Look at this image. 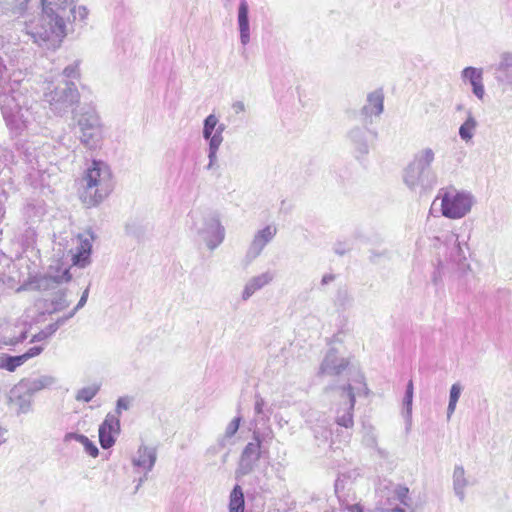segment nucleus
I'll list each match as a JSON object with an SVG mask.
<instances>
[{
    "label": "nucleus",
    "mask_w": 512,
    "mask_h": 512,
    "mask_svg": "<svg viewBox=\"0 0 512 512\" xmlns=\"http://www.w3.org/2000/svg\"><path fill=\"white\" fill-rule=\"evenodd\" d=\"M21 74L11 73L0 57V109L7 127L17 136L37 133L45 120L44 107L19 78Z\"/></svg>",
    "instance_id": "nucleus-1"
},
{
    "label": "nucleus",
    "mask_w": 512,
    "mask_h": 512,
    "mask_svg": "<svg viewBox=\"0 0 512 512\" xmlns=\"http://www.w3.org/2000/svg\"><path fill=\"white\" fill-rule=\"evenodd\" d=\"M114 182L109 165L102 160H92L81 179L79 197L90 208L102 203L113 191Z\"/></svg>",
    "instance_id": "nucleus-2"
},
{
    "label": "nucleus",
    "mask_w": 512,
    "mask_h": 512,
    "mask_svg": "<svg viewBox=\"0 0 512 512\" xmlns=\"http://www.w3.org/2000/svg\"><path fill=\"white\" fill-rule=\"evenodd\" d=\"M80 132V142L88 149H96L103 138V125L95 107L84 105L73 116Z\"/></svg>",
    "instance_id": "nucleus-3"
},
{
    "label": "nucleus",
    "mask_w": 512,
    "mask_h": 512,
    "mask_svg": "<svg viewBox=\"0 0 512 512\" xmlns=\"http://www.w3.org/2000/svg\"><path fill=\"white\" fill-rule=\"evenodd\" d=\"M25 31L38 46L53 50L66 36V29L61 24L46 20L43 14L36 21L26 23Z\"/></svg>",
    "instance_id": "nucleus-4"
},
{
    "label": "nucleus",
    "mask_w": 512,
    "mask_h": 512,
    "mask_svg": "<svg viewBox=\"0 0 512 512\" xmlns=\"http://www.w3.org/2000/svg\"><path fill=\"white\" fill-rule=\"evenodd\" d=\"M80 94L73 81L63 80L53 89L44 93V99L50 110L58 116L66 114L78 101Z\"/></svg>",
    "instance_id": "nucleus-5"
},
{
    "label": "nucleus",
    "mask_w": 512,
    "mask_h": 512,
    "mask_svg": "<svg viewBox=\"0 0 512 512\" xmlns=\"http://www.w3.org/2000/svg\"><path fill=\"white\" fill-rule=\"evenodd\" d=\"M194 229L211 251L220 246L225 239V228L217 211L203 213L200 219L194 222Z\"/></svg>",
    "instance_id": "nucleus-6"
},
{
    "label": "nucleus",
    "mask_w": 512,
    "mask_h": 512,
    "mask_svg": "<svg viewBox=\"0 0 512 512\" xmlns=\"http://www.w3.org/2000/svg\"><path fill=\"white\" fill-rule=\"evenodd\" d=\"M475 202L471 192L465 190H450L441 197V213L448 219H461L472 209Z\"/></svg>",
    "instance_id": "nucleus-7"
},
{
    "label": "nucleus",
    "mask_w": 512,
    "mask_h": 512,
    "mask_svg": "<svg viewBox=\"0 0 512 512\" xmlns=\"http://www.w3.org/2000/svg\"><path fill=\"white\" fill-rule=\"evenodd\" d=\"M261 446L262 440L259 432L253 431V441L247 443L241 453L238 468L235 472L236 478L248 475L254 470L261 458Z\"/></svg>",
    "instance_id": "nucleus-8"
},
{
    "label": "nucleus",
    "mask_w": 512,
    "mask_h": 512,
    "mask_svg": "<svg viewBox=\"0 0 512 512\" xmlns=\"http://www.w3.org/2000/svg\"><path fill=\"white\" fill-rule=\"evenodd\" d=\"M404 183L411 189H431L436 184V176L432 170L410 162L404 170Z\"/></svg>",
    "instance_id": "nucleus-9"
},
{
    "label": "nucleus",
    "mask_w": 512,
    "mask_h": 512,
    "mask_svg": "<svg viewBox=\"0 0 512 512\" xmlns=\"http://www.w3.org/2000/svg\"><path fill=\"white\" fill-rule=\"evenodd\" d=\"M277 231L275 225L269 224L254 234L245 254V259L248 263H251L261 255L264 248L275 238Z\"/></svg>",
    "instance_id": "nucleus-10"
},
{
    "label": "nucleus",
    "mask_w": 512,
    "mask_h": 512,
    "mask_svg": "<svg viewBox=\"0 0 512 512\" xmlns=\"http://www.w3.org/2000/svg\"><path fill=\"white\" fill-rule=\"evenodd\" d=\"M356 157L363 158L369 153V143L377 137V133L366 127H354L347 134Z\"/></svg>",
    "instance_id": "nucleus-11"
},
{
    "label": "nucleus",
    "mask_w": 512,
    "mask_h": 512,
    "mask_svg": "<svg viewBox=\"0 0 512 512\" xmlns=\"http://www.w3.org/2000/svg\"><path fill=\"white\" fill-rule=\"evenodd\" d=\"M45 19L61 24L66 29V20H69V7L72 0H41Z\"/></svg>",
    "instance_id": "nucleus-12"
},
{
    "label": "nucleus",
    "mask_w": 512,
    "mask_h": 512,
    "mask_svg": "<svg viewBox=\"0 0 512 512\" xmlns=\"http://www.w3.org/2000/svg\"><path fill=\"white\" fill-rule=\"evenodd\" d=\"M71 280L69 268L50 266L46 274L38 277L35 281L36 287L39 290H52L62 283H67Z\"/></svg>",
    "instance_id": "nucleus-13"
},
{
    "label": "nucleus",
    "mask_w": 512,
    "mask_h": 512,
    "mask_svg": "<svg viewBox=\"0 0 512 512\" xmlns=\"http://www.w3.org/2000/svg\"><path fill=\"white\" fill-rule=\"evenodd\" d=\"M99 443L103 449L111 448L115 442V435L120 433V419L109 412L99 426Z\"/></svg>",
    "instance_id": "nucleus-14"
},
{
    "label": "nucleus",
    "mask_w": 512,
    "mask_h": 512,
    "mask_svg": "<svg viewBox=\"0 0 512 512\" xmlns=\"http://www.w3.org/2000/svg\"><path fill=\"white\" fill-rule=\"evenodd\" d=\"M276 277V272L273 270H266L258 275L252 276L245 283L241 299L243 301L249 300L256 292L271 284Z\"/></svg>",
    "instance_id": "nucleus-15"
},
{
    "label": "nucleus",
    "mask_w": 512,
    "mask_h": 512,
    "mask_svg": "<svg viewBox=\"0 0 512 512\" xmlns=\"http://www.w3.org/2000/svg\"><path fill=\"white\" fill-rule=\"evenodd\" d=\"M349 365V361L344 357H338L336 349H330L320 366L319 374L321 375H341Z\"/></svg>",
    "instance_id": "nucleus-16"
},
{
    "label": "nucleus",
    "mask_w": 512,
    "mask_h": 512,
    "mask_svg": "<svg viewBox=\"0 0 512 512\" xmlns=\"http://www.w3.org/2000/svg\"><path fill=\"white\" fill-rule=\"evenodd\" d=\"M225 128L223 123H219L215 114H209L203 121V138L208 141V143L221 146L224 139L223 132Z\"/></svg>",
    "instance_id": "nucleus-17"
},
{
    "label": "nucleus",
    "mask_w": 512,
    "mask_h": 512,
    "mask_svg": "<svg viewBox=\"0 0 512 512\" xmlns=\"http://www.w3.org/2000/svg\"><path fill=\"white\" fill-rule=\"evenodd\" d=\"M78 239L79 245L73 256V263L78 267L84 268L90 263L92 241L95 239V235L92 231L88 230L84 234H80Z\"/></svg>",
    "instance_id": "nucleus-18"
},
{
    "label": "nucleus",
    "mask_w": 512,
    "mask_h": 512,
    "mask_svg": "<svg viewBox=\"0 0 512 512\" xmlns=\"http://www.w3.org/2000/svg\"><path fill=\"white\" fill-rule=\"evenodd\" d=\"M343 395L348 401L345 403L342 414L341 410L337 412L336 423L341 427L351 428L354 424L353 409L355 405V393L351 384L343 387Z\"/></svg>",
    "instance_id": "nucleus-19"
},
{
    "label": "nucleus",
    "mask_w": 512,
    "mask_h": 512,
    "mask_svg": "<svg viewBox=\"0 0 512 512\" xmlns=\"http://www.w3.org/2000/svg\"><path fill=\"white\" fill-rule=\"evenodd\" d=\"M57 379L52 375H40L38 377H29L21 379L19 383V389H25L26 392L32 396L44 389H49L55 385Z\"/></svg>",
    "instance_id": "nucleus-20"
},
{
    "label": "nucleus",
    "mask_w": 512,
    "mask_h": 512,
    "mask_svg": "<svg viewBox=\"0 0 512 512\" xmlns=\"http://www.w3.org/2000/svg\"><path fill=\"white\" fill-rule=\"evenodd\" d=\"M463 81L469 82L473 94L480 100L484 98L485 88L483 84V69L476 67H466L461 72Z\"/></svg>",
    "instance_id": "nucleus-21"
},
{
    "label": "nucleus",
    "mask_w": 512,
    "mask_h": 512,
    "mask_svg": "<svg viewBox=\"0 0 512 512\" xmlns=\"http://www.w3.org/2000/svg\"><path fill=\"white\" fill-rule=\"evenodd\" d=\"M237 24L240 42L243 46H246L250 42L249 5L246 0H241L239 3Z\"/></svg>",
    "instance_id": "nucleus-22"
},
{
    "label": "nucleus",
    "mask_w": 512,
    "mask_h": 512,
    "mask_svg": "<svg viewBox=\"0 0 512 512\" xmlns=\"http://www.w3.org/2000/svg\"><path fill=\"white\" fill-rule=\"evenodd\" d=\"M19 383H17L11 390L9 400L11 403L17 406L18 414H27L32 410V395L26 392L25 389H19Z\"/></svg>",
    "instance_id": "nucleus-23"
},
{
    "label": "nucleus",
    "mask_w": 512,
    "mask_h": 512,
    "mask_svg": "<svg viewBox=\"0 0 512 512\" xmlns=\"http://www.w3.org/2000/svg\"><path fill=\"white\" fill-rule=\"evenodd\" d=\"M157 453L156 449L141 445L137 451V456L133 458L132 463L135 467H140L149 473L156 462Z\"/></svg>",
    "instance_id": "nucleus-24"
},
{
    "label": "nucleus",
    "mask_w": 512,
    "mask_h": 512,
    "mask_svg": "<svg viewBox=\"0 0 512 512\" xmlns=\"http://www.w3.org/2000/svg\"><path fill=\"white\" fill-rule=\"evenodd\" d=\"M495 71L498 82L512 85V52H503L500 55Z\"/></svg>",
    "instance_id": "nucleus-25"
},
{
    "label": "nucleus",
    "mask_w": 512,
    "mask_h": 512,
    "mask_svg": "<svg viewBox=\"0 0 512 512\" xmlns=\"http://www.w3.org/2000/svg\"><path fill=\"white\" fill-rule=\"evenodd\" d=\"M384 109V93L382 89L374 90L367 96V103L363 106L362 112L366 116H379Z\"/></svg>",
    "instance_id": "nucleus-26"
},
{
    "label": "nucleus",
    "mask_w": 512,
    "mask_h": 512,
    "mask_svg": "<svg viewBox=\"0 0 512 512\" xmlns=\"http://www.w3.org/2000/svg\"><path fill=\"white\" fill-rule=\"evenodd\" d=\"M45 309L43 313L53 314L56 312L63 311L69 307L70 302L66 297V290L59 289L51 298V300H44Z\"/></svg>",
    "instance_id": "nucleus-27"
},
{
    "label": "nucleus",
    "mask_w": 512,
    "mask_h": 512,
    "mask_svg": "<svg viewBox=\"0 0 512 512\" xmlns=\"http://www.w3.org/2000/svg\"><path fill=\"white\" fill-rule=\"evenodd\" d=\"M468 485L469 482L465 476L464 467L456 465L453 471V490L461 502L465 500V489Z\"/></svg>",
    "instance_id": "nucleus-28"
},
{
    "label": "nucleus",
    "mask_w": 512,
    "mask_h": 512,
    "mask_svg": "<svg viewBox=\"0 0 512 512\" xmlns=\"http://www.w3.org/2000/svg\"><path fill=\"white\" fill-rule=\"evenodd\" d=\"M314 438L318 446L325 444L331 437L330 422L326 417L317 419V423L311 426Z\"/></svg>",
    "instance_id": "nucleus-29"
},
{
    "label": "nucleus",
    "mask_w": 512,
    "mask_h": 512,
    "mask_svg": "<svg viewBox=\"0 0 512 512\" xmlns=\"http://www.w3.org/2000/svg\"><path fill=\"white\" fill-rule=\"evenodd\" d=\"M17 152L19 153V156H21L23 160L31 166L32 169L36 168V165H38L39 162V154L36 147L32 143L28 141L24 143H18Z\"/></svg>",
    "instance_id": "nucleus-30"
},
{
    "label": "nucleus",
    "mask_w": 512,
    "mask_h": 512,
    "mask_svg": "<svg viewBox=\"0 0 512 512\" xmlns=\"http://www.w3.org/2000/svg\"><path fill=\"white\" fill-rule=\"evenodd\" d=\"M229 512H244L245 499L240 485L236 484L229 496Z\"/></svg>",
    "instance_id": "nucleus-31"
},
{
    "label": "nucleus",
    "mask_w": 512,
    "mask_h": 512,
    "mask_svg": "<svg viewBox=\"0 0 512 512\" xmlns=\"http://www.w3.org/2000/svg\"><path fill=\"white\" fill-rule=\"evenodd\" d=\"M435 160V152L430 147L422 148L417 151L411 162L415 163L418 166L424 167L428 170H432L431 165Z\"/></svg>",
    "instance_id": "nucleus-32"
},
{
    "label": "nucleus",
    "mask_w": 512,
    "mask_h": 512,
    "mask_svg": "<svg viewBox=\"0 0 512 512\" xmlns=\"http://www.w3.org/2000/svg\"><path fill=\"white\" fill-rule=\"evenodd\" d=\"M66 439H74L80 444L83 445L85 452L92 456L97 457L99 454V450L97 446L85 435L78 433H68L65 436Z\"/></svg>",
    "instance_id": "nucleus-33"
},
{
    "label": "nucleus",
    "mask_w": 512,
    "mask_h": 512,
    "mask_svg": "<svg viewBox=\"0 0 512 512\" xmlns=\"http://www.w3.org/2000/svg\"><path fill=\"white\" fill-rule=\"evenodd\" d=\"M101 385L93 383L89 386L82 387L75 394V400L78 402H90L100 391Z\"/></svg>",
    "instance_id": "nucleus-34"
},
{
    "label": "nucleus",
    "mask_w": 512,
    "mask_h": 512,
    "mask_svg": "<svg viewBox=\"0 0 512 512\" xmlns=\"http://www.w3.org/2000/svg\"><path fill=\"white\" fill-rule=\"evenodd\" d=\"M241 420V415H237L227 425L224 435L218 440V445L220 448H224L228 444V441L236 434L239 429Z\"/></svg>",
    "instance_id": "nucleus-35"
},
{
    "label": "nucleus",
    "mask_w": 512,
    "mask_h": 512,
    "mask_svg": "<svg viewBox=\"0 0 512 512\" xmlns=\"http://www.w3.org/2000/svg\"><path fill=\"white\" fill-rule=\"evenodd\" d=\"M462 390H463V387L459 382L454 383L450 388L449 402H448V407H447V419L448 420L451 418V416L455 412L456 405L460 398Z\"/></svg>",
    "instance_id": "nucleus-36"
},
{
    "label": "nucleus",
    "mask_w": 512,
    "mask_h": 512,
    "mask_svg": "<svg viewBox=\"0 0 512 512\" xmlns=\"http://www.w3.org/2000/svg\"><path fill=\"white\" fill-rule=\"evenodd\" d=\"M26 361L21 355H3L0 358V368L6 369L9 372L15 371L18 367L23 365Z\"/></svg>",
    "instance_id": "nucleus-37"
},
{
    "label": "nucleus",
    "mask_w": 512,
    "mask_h": 512,
    "mask_svg": "<svg viewBox=\"0 0 512 512\" xmlns=\"http://www.w3.org/2000/svg\"><path fill=\"white\" fill-rule=\"evenodd\" d=\"M477 122L472 114L469 112L467 119L459 128V136L462 140L468 142L472 139L474 130L476 129Z\"/></svg>",
    "instance_id": "nucleus-38"
},
{
    "label": "nucleus",
    "mask_w": 512,
    "mask_h": 512,
    "mask_svg": "<svg viewBox=\"0 0 512 512\" xmlns=\"http://www.w3.org/2000/svg\"><path fill=\"white\" fill-rule=\"evenodd\" d=\"M413 395H414L413 381L409 380L406 385L405 395L403 398V411H404V416L407 421L411 420Z\"/></svg>",
    "instance_id": "nucleus-39"
},
{
    "label": "nucleus",
    "mask_w": 512,
    "mask_h": 512,
    "mask_svg": "<svg viewBox=\"0 0 512 512\" xmlns=\"http://www.w3.org/2000/svg\"><path fill=\"white\" fill-rule=\"evenodd\" d=\"M392 499L399 501L403 506L407 508L412 507V499L409 496V488L404 485H395L393 488Z\"/></svg>",
    "instance_id": "nucleus-40"
},
{
    "label": "nucleus",
    "mask_w": 512,
    "mask_h": 512,
    "mask_svg": "<svg viewBox=\"0 0 512 512\" xmlns=\"http://www.w3.org/2000/svg\"><path fill=\"white\" fill-rule=\"evenodd\" d=\"M305 512H334V510L325 498H317L307 503Z\"/></svg>",
    "instance_id": "nucleus-41"
},
{
    "label": "nucleus",
    "mask_w": 512,
    "mask_h": 512,
    "mask_svg": "<svg viewBox=\"0 0 512 512\" xmlns=\"http://www.w3.org/2000/svg\"><path fill=\"white\" fill-rule=\"evenodd\" d=\"M364 433L362 438V443L367 447L371 449L377 448V435L375 433V430L371 426H364L363 427Z\"/></svg>",
    "instance_id": "nucleus-42"
},
{
    "label": "nucleus",
    "mask_w": 512,
    "mask_h": 512,
    "mask_svg": "<svg viewBox=\"0 0 512 512\" xmlns=\"http://www.w3.org/2000/svg\"><path fill=\"white\" fill-rule=\"evenodd\" d=\"M69 11V20H66V23L70 22L71 20L84 21L88 15V10L85 6L76 7L75 5H73V3L70 5Z\"/></svg>",
    "instance_id": "nucleus-43"
},
{
    "label": "nucleus",
    "mask_w": 512,
    "mask_h": 512,
    "mask_svg": "<svg viewBox=\"0 0 512 512\" xmlns=\"http://www.w3.org/2000/svg\"><path fill=\"white\" fill-rule=\"evenodd\" d=\"M335 304L342 310L349 308L352 304V298L345 289H340L337 293Z\"/></svg>",
    "instance_id": "nucleus-44"
},
{
    "label": "nucleus",
    "mask_w": 512,
    "mask_h": 512,
    "mask_svg": "<svg viewBox=\"0 0 512 512\" xmlns=\"http://www.w3.org/2000/svg\"><path fill=\"white\" fill-rule=\"evenodd\" d=\"M451 238L453 239V245H454L452 252H451V258L456 262H460V261L466 259L465 253L460 245L458 236L452 235Z\"/></svg>",
    "instance_id": "nucleus-45"
},
{
    "label": "nucleus",
    "mask_w": 512,
    "mask_h": 512,
    "mask_svg": "<svg viewBox=\"0 0 512 512\" xmlns=\"http://www.w3.org/2000/svg\"><path fill=\"white\" fill-rule=\"evenodd\" d=\"M220 145L208 143V159L209 162L206 166L207 170H211L214 168L215 163L217 161V153L219 150Z\"/></svg>",
    "instance_id": "nucleus-46"
},
{
    "label": "nucleus",
    "mask_w": 512,
    "mask_h": 512,
    "mask_svg": "<svg viewBox=\"0 0 512 512\" xmlns=\"http://www.w3.org/2000/svg\"><path fill=\"white\" fill-rule=\"evenodd\" d=\"M29 0H12L11 11L13 15H23L27 10Z\"/></svg>",
    "instance_id": "nucleus-47"
},
{
    "label": "nucleus",
    "mask_w": 512,
    "mask_h": 512,
    "mask_svg": "<svg viewBox=\"0 0 512 512\" xmlns=\"http://www.w3.org/2000/svg\"><path fill=\"white\" fill-rule=\"evenodd\" d=\"M265 401L260 395L255 396L254 411L260 419H269V415L264 411Z\"/></svg>",
    "instance_id": "nucleus-48"
},
{
    "label": "nucleus",
    "mask_w": 512,
    "mask_h": 512,
    "mask_svg": "<svg viewBox=\"0 0 512 512\" xmlns=\"http://www.w3.org/2000/svg\"><path fill=\"white\" fill-rule=\"evenodd\" d=\"M63 75L67 78V80L71 81L70 79H76L80 76L79 72V64L78 62H75L71 65H68L63 70Z\"/></svg>",
    "instance_id": "nucleus-49"
},
{
    "label": "nucleus",
    "mask_w": 512,
    "mask_h": 512,
    "mask_svg": "<svg viewBox=\"0 0 512 512\" xmlns=\"http://www.w3.org/2000/svg\"><path fill=\"white\" fill-rule=\"evenodd\" d=\"M130 407V399L128 397H119L116 401L115 414L120 419L123 410H128Z\"/></svg>",
    "instance_id": "nucleus-50"
},
{
    "label": "nucleus",
    "mask_w": 512,
    "mask_h": 512,
    "mask_svg": "<svg viewBox=\"0 0 512 512\" xmlns=\"http://www.w3.org/2000/svg\"><path fill=\"white\" fill-rule=\"evenodd\" d=\"M352 249L351 245L347 242H337L335 243L334 245V252L337 254V255H340V256H343L345 255L347 252H349L350 250Z\"/></svg>",
    "instance_id": "nucleus-51"
},
{
    "label": "nucleus",
    "mask_w": 512,
    "mask_h": 512,
    "mask_svg": "<svg viewBox=\"0 0 512 512\" xmlns=\"http://www.w3.org/2000/svg\"><path fill=\"white\" fill-rule=\"evenodd\" d=\"M43 351L42 346H33L29 348L25 353L22 354L25 361L29 360L30 358H33L35 356H38Z\"/></svg>",
    "instance_id": "nucleus-52"
},
{
    "label": "nucleus",
    "mask_w": 512,
    "mask_h": 512,
    "mask_svg": "<svg viewBox=\"0 0 512 512\" xmlns=\"http://www.w3.org/2000/svg\"><path fill=\"white\" fill-rule=\"evenodd\" d=\"M88 295H89V288L87 287V288L83 291V293H82V295H81V297H80V299H79V301H78L77 305H76V306L74 307V309H73V312H74L75 314L77 313V311H78V310H80L81 308H83V307L85 306V304H86V302H87V299H88Z\"/></svg>",
    "instance_id": "nucleus-53"
},
{
    "label": "nucleus",
    "mask_w": 512,
    "mask_h": 512,
    "mask_svg": "<svg viewBox=\"0 0 512 512\" xmlns=\"http://www.w3.org/2000/svg\"><path fill=\"white\" fill-rule=\"evenodd\" d=\"M440 266H441V262H439L438 266L435 268V270H434V272L432 274V282L435 285H438L442 281V275H441Z\"/></svg>",
    "instance_id": "nucleus-54"
},
{
    "label": "nucleus",
    "mask_w": 512,
    "mask_h": 512,
    "mask_svg": "<svg viewBox=\"0 0 512 512\" xmlns=\"http://www.w3.org/2000/svg\"><path fill=\"white\" fill-rule=\"evenodd\" d=\"M346 478V475L343 474L342 476H339V479L336 480L335 482V492L338 493L339 492V498L341 499V491L344 490L345 486H344V480Z\"/></svg>",
    "instance_id": "nucleus-55"
},
{
    "label": "nucleus",
    "mask_w": 512,
    "mask_h": 512,
    "mask_svg": "<svg viewBox=\"0 0 512 512\" xmlns=\"http://www.w3.org/2000/svg\"><path fill=\"white\" fill-rule=\"evenodd\" d=\"M348 512H364V508L361 504H346L344 507Z\"/></svg>",
    "instance_id": "nucleus-56"
},
{
    "label": "nucleus",
    "mask_w": 512,
    "mask_h": 512,
    "mask_svg": "<svg viewBox=\"0 0 512 512\" xmlns=\"http://www.w3.org/2000/svg\"><path fill=\"white\" fill-rule=\"evenodd\" d=\"M75 315V313L73 312V310H71L67 315H64L60 318H58L56 321H55V324H57V327H61L62 325H64L66 323V321H68L69 319H71L73 316Z\"/></svg>",
    "instance_id": "nucleus-57"
},
{
    "label": "nucleus",
    "mask_w": 512,
    "mask_h": 512,
    "mask_svg": "<svg viewBox=\"0 0 512 512\" xmlns=\"http://www.w3.org/2000/svg\"><path fill=\"white\" fill-rule=\"evenodd\" d=\"M48 338H49V336L45 333V331L41 330L40 332H38L37 334H35L32 337L30 342H32V343L33 342H40V341L46 340Z\"/></svg>",
    "instance_id": "nucleus-58"
},
{
    "label": "nucleus",
    "mask_w": 512,
    "mask_h": 512,
    "mask_svg": "<svg viewBox=\"0 0 512 512\" xmlns=\"http://www.w3.org/2000/svg\"><path fill=\"white\" fill-rule=\"evenodd\" d=\"M232 109L236 114H239L245 111V104L243 101H236L232 104Z\"/></svg>",
    "instance_id": "nucleus-59"
},
{
    "label": "nucleus",
    "mask_w": 512,
    "mask_h": 512,
    "mask_svg": "<svg viewBox=\"0 0 512 512\" xmlns=\"http://www.w3.org/2000/svg\"><path fill=\"white\" fill-rule=\"evenodd\" d=\"M58 329L57 324L54 322L47 325L43 330L49 337H51Z\"/></svg>",
    "instance_id": "nucleus-60"
},
{
    "label": "nucleus",
    "mask_w": 512,
    "mask_h": 512,
    "mask_svg": "<svg viewBox=\"0 0 512 512\" xmlns=\"http://www.w3.org/2000/svg\"><path fill=\"white\" fill-rule=\"evenodd\" d=\"M335 280V275L332 274V273H329V274H325L323 275L322 279H321V284L322 285H327L331 282H333Z\"/></svg>",
    "instance_id": "nucleus-61"
},
{
    "label": "nucleus",
    "mask_w": 512,
    "mask_h": 512,
    "mask_svg": "<svg viewBox=\"0 0 512 512\" xmlns=\"http://www.w3.org/2000/svg\"><path fill=\"white\" fill-rule=\"evenodd\" d=\"M7 430L0 426V446L6 441L5 435Z\"/></svg>",
    "instance_id": "nucleus-62"
},
{
    "label": "nucleus",
    "mask_w": 512,
    "mask_h": 512,
    "mask_svg": "<svg viewBox=\"0 0 512 512\" xmlns=\"http://www.w3.org/2000/svg\"><path fill=\"white\" fill-rule=\"evenodd\" d=\"M382 512H405V510L400 507H393V508L383 509Z\"/></svg>",
    "instance_id": "nucleus-63"
},
{
    "label": "nucleus",
    "mask_w": 512,
    "mask_h": 512,
    "mask_svg": "<svg viewBox=\"0 0 512 512\" xmlns=\"http://www.w3.org/2000/svg\"><path fill=\"white\" fill-rule=\"evenodd\" d=\"M147 474H148V473H146V472H145L144 477H143V478H140L139 483H138V485H137L136 489H138V488L140 487V485L143 483V481H144V480H146V476H147Z\"/></svg>",
    "instance_id": "nucleus-64"
}]
</instances>
